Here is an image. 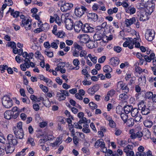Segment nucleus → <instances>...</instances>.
<instances>
[{
	"label": "nucleus",
	"instance_id": "a19ab883",
	"mask_svg": "<svg viewBox=\"0 0 156 156\" xmlns=\"http://www.w3.org/2000/svg\"><path fill=\"white\" fill-rule=\"evenodd\" d=\"M146 106V104L143 101H141L138 103V108L139 110H140L141 109Z\"/></svg>",
	"mask_w": 156,
	"mask_h": 156
},
{
	"label": "nucleus",
	"instance_id": "1a4fd4ad",
	"mask_svg": "<svg viewBox=\"0 0 156 156\" xmlns=\"http://www.w3.org/2000/svg\"><path fill=\"white\" fill-rule=\"evenodd\" d=\"M16 136H14L12 134H9L7 136L8 141V144L16 145L18 143Z\"/></svg>",
	"mask_w": 156,
	"mask_h": 156
},
{
	"label": "nucleus",
	"instance_id": "bf43d9fd",
	"mask_svg": "<svg viewBox=\"0 0 156 156\" xmlns=\"http://www.w3.org/2000/svg\"><path fill=\"white\" fill-rule=\"evenodd\" d=\"M115 91L113 89H111L107 93V95L110 97H112L115 94Z\"/></svg>",
	"mask_w": 156,
	"mask_h": 156
},
{
	"label": "nucleus",
	"instance_id": "338daca9",
	"mask_svg": "<svg viewBox=\"0 0 156 156\" xmlns=\"http://www.w3.org/2000/svg\"><path fill=\"white\" fill-rule=\"evenodd\" d=\"M122 108L120 106H118L116 108V113L118 114H120V115L122 113Z\"/></svg>",
	"mask_w": 156,
	"mask_h": 156
},
{
	"label": "nucleus",
	"instance_id": "a18cd8bd",
	"mask_svg": "<svg viewBox=\"0 0 156 156\" xmlns=\"http://www.w3.org/2000/svg\"><path fill=\"white\" fill-rule=\"evenodd\" d=\"M139 39L136 38H133V42L135 45V47L138 48L140 47V44L137 41Z\"/></svg>",
	"mask_w": 156,
	"mask_h": 156
},
{
	"label": "nucleus",
	"instance_id": "f8f14e48",
	"mask_svg": "<svg viewBox=\"0 0 156 156\" xmlns=\"http://www.w3.org/2000/svg\"><path fill=\"white\" fill-rule=\"evenodd\" d=\"M105 144L102 139H101L98 140L95 142L94 147L95 148H98L100 147L101 148H103L105 147Z\"/></svg>",
	"mask_w": 156,
	"mask_h": 156
},
{
	"label": "nucleus",
	"instance_id": "72a5a7b5",
	"mask_svg": "<svg viewBox=\"0 0 156 156\" xmlns=\"http://www.w3.org/2000/svg\"><path fill=\"white\" fill-rule=\"evenodd\" d=\"M118 10V9L116 7H115L112 9H109L107 11L108 13L110 15H112L114 13H116Z\"/></svg>",
	"mask_w": 156,
	"mask_h": 156
},
{
	"label": "nucleus",
	"instance_id": "0eeeda50",
	"mask_svg": "<svg viewBox=\"0 0 156 156\" xmlns=\"http://www.w3.org/2000/svg\"><path fill=\"white\" fill-rule=\"evenodd\" d=\"M155 32L153 30H148L146 31L145 34L146 39L148 41H151L154 38Z\"/></svg>",
	"mask_w": 156,
	"mask_h": 156
},
{
	"label": "nucleus",
	"instance_id": "f3484780",
	"mask_svg": "<svg viewBox=\"0 0 156 156\" xmlns=\"http://www.w3.org/2000/svg\"><path fill=\"white\" fill-rule=\"evenodd\" d=\"M7 145L6 147H5V151L7 154L11 153L14 150L15 148L14 146L15 145L7 144Z\"/></svg>",
	"mask_w": 156,
	"mask_h": 156
},
{
	"label": "nucleus",
	"instance_id": "4468645a",
	"mask_svg": "<svg viewBox=\"0 0 156 156\" xmlns=\"http://www.w3.org/2000/svg\"><path fill=\"white\" fill-rule=\"evenodd\" d=\"M82 31L86 33L92 32L94 31V29L88 24H86L82 27Z\"/></svg>",
	"mask_w": 156,
	"mask_h": 156
},
{
	"label": "nucleus",
	"instance_id": "2eb2a0df",
	"mask_svg": "<svg viewBox=\"0 0 156 156\" xmlns=\"http://www.w3.org/2000/svg\"><path fill=\"white\" fill-rule=\"evenodd\" d=\"M142 136H143L144 138L147 140L150 137L151 132L147 129H144L142 132Z\"/></svg>",
	"mask_w": 156,
	"mask_h": 156
},
{
	"label": "nucleus",
	"instance_id": "4c0bfd02",
	"mask_svg": "<svg viewBox=\"0 0 156 156\" xmlns=\"http://www.w3.org/2000/svg\"><path fill=\"white\" fill-rule=\"evenodd\" d=\"M83 128L82 129V131L84 133H88L90 132V129L88 128L89 126L88 124H86L83 125Z\"/></svg>",
	"mask_w": 156,
	"mask_h": 156
},
{
	"label": "nucleus",
	"instance_id": "f03ea898",
	"mask_svg": "<svg viewBox=\"0 0 156 156\" xmlns=\"http://www.w3.org/2000/svg\"><path fill=\"white\" fill-rule=\"evenodd\" d=\"M59 3L61 4V10L62 12H66L70 10L73 6L72 4L66 2L64 1H61Z\"/></svg>",
	"mask_w": 156,
	"mask_h": 156
},
{
	"label": "nucleus",
	"instance_id": "f257e3e1",
	"mask_svg": "<svg viewBox=\"0 0 156 156\" xmlns=\"http://www.w3.org/2000/svg\"><path fill=\"white\" fill-rule=\"evenodd\" d=\"M69 13L62 14V15L61 21L64 22L66 24V27L68 30H71L73 29V23L72 20L69 18Z\"/></svg>",
	"mask_w": 156,
	"mask_h": 156
},
{
	"label": "nucleus",
	"instance_id": "cd10ccee",
	"mask_svg": "<svg viewBox=\"0 0 156 156\" xmlns=\"http://www.w3.org/2000/svg\"><path fill=\"white\" fill-rule=\"evenodd\" d=\"M143 115H147L150 113V110L146 106L140 110Z\"/></svg>",
	"mask_w": 156,
	"mask_h": 156
},
{
	"label": "nucleus",
	"instance_id": "37998d69",
	"mask_svg": "<svg viewBox=\"0 0 156 156\" xmlns=\"http://www.w3.org/2000/svg\"><path fill=\"white\" fill-rule=\"evenodd\" d=\"M27 149V148H26L23 149L21 151L18 153L16 154V156H24L26 154L25 151Z\"/></svg>",
	"mask_w": 156,
	"mask_h": 156
},
{
	"label": "nucleus",
	"instance_id": "864d4df0",
	"mask_svg": "<svg viewBox=\"0 0 156 156\" xmlns=\"http://www.w3.org/2000/svg\"><path fill=\"white\" fill-rule=\"evenodd\" d=\"M109 126L112 128H115L116 126V124L115 122L112 119L109 120Z\"/></svg>",
	"mask_w": 156,
	"mask_h": 156
},
{
	"label": "nucleus",
	"instance_id": "f704fd0d",
	"mask_svg": "<svg viewBox=\"0 0 156 156\" xmlns=\"http://www.w3.org/2000/svg\"><path fill=\"white\" fill-rule=\"evenodd\" d=\"M103 70L105 73H110L112 71V68L108 65L105 66L103 68Z\"/></svg>",
	"mask_w": 156,
	"mask_h": 156
},
{
	"label": "nucleus",
	"instance_id": "680f3d73",
	"mask_svg": "<svg viewBox=\"0 0 156 156\" xmlns=\"http://www.w3.org/2000/svg\"><path fill=\"white\" fill-rule=\"evenodd\" d=\"M89 105L92 109H96L98 107L97 105L93 102H90L89 104Z\"/></svg>",
	"mask_w": 156,
	"mask_h": 156
},
{
	"label": "nucleus",
	"instance_id": "c03bdc74",
	"mask_svg": "<svg viewBox=\"0 0 156 156\" xmlns=\"http://www.w3.org/2000/svg\"><path fill=\"white\" fill-rule=\"evenodd\" d=\"M133 148L132 145H128L123 149V151L125 152L129 151L132 149Z\"/></svg>",
	"mask_w": 156,
	"mask_h": 156
},
{
	"label": "nucleus",
	"instance_id": "e433bc0d",
	"mask_svg": "<svg viewBox=\"0 0 156 156\" xmlns=\"http://www.w3.org/2000/svg\"><path fill=\"white\" fill-rule=\"evenodd\" d=\"M41 27L43 31H46L49 29L50 26L48 23H45L43 24H42Z\"/></svg>",
	"mask_w": 156,
	"mask_h": 156
},
{
	"label": "nucleus",
	"instance_id": "bb28decb",
	"mask_svg": "<svg viewBox=\"0 0 156 156\" xmlns=\"http://www.w3.org/2000/svg\"><path fill=\"white\" fill-rule=\"evenodd\" d=\"M144 126L148 128L151 127L153 125V122L149 120H145L143 122Z\"/></svg>",
	"mask_w": 156,
	"mask_h": 156
},
{
	"label": "nucleus",
	"instance_id": "9d476101",
	"mask_svg": "<svg viewBox=\"0 0 156 156\" xmlns=\"http://www.w3.org/2000/svg\"><path fill=\"white\" fill-rule=\"evenodd\" d=\"M130 133L131 134L130 137L132 139H135L136 137L140 138L142 136L141 132L138 131L136 133L133 130H131L130 131Z\"/></svg>",
	"mask_w": 156,
	"mask_h": 156
},
{
	"label": "nucleus",
	"instance_id": "aec40b11",
	"mask_svg": "<svg viewBox=\"0 0 156 156\" xmlns=\"http://www.w3.org/2000/svg\"><path fill=\"white\" fill-rule=\"evenodd\" d=\"M88 19H91L94 21H96L98 19V15L94 13H89L87 15Z\"/></svg>",
	"mask_w": 156,
	"mask_h": 156
},
{
	"label": "nucleus",
	"instance_id": "ea45409f",
	"mask_svg": "<svg viewBox=\"0 0 156 156\" xmlns=\"http://www.w3.org/2000/svg\"><path fill=\"white\" fill-rule=\"evenodd\" d=\"M21 22L22 23L21 24V25L22 27L24 26L25 25L28 24H29V23H31V22H30L29 19L27 18L23 20Z\"/></svg>",
	"mask_w": 156,
	"mask_h": 156
},
{
	"label": "nucleus",
	"instance_id": "e2e57ef3",
	"mask_svg": "<svg viewBox=\"0 0 156 156\" xmlns=\"http://www.w3.org/2000/svg\"><path fill=\"white\" fill-rule=\"evenodd\" d=\"M135 117L134 121L136 122H138L140 121V120L142 119V117L140 114L136 115Z\"/></svg>",
	"mask_w": 156,
	"mask_h": 156
},
{
	"label": "nucleus",
	"instance_id": "a211bd4d",
	"mask_svg": "<svg viewBox=\"0 0 156 156\" xmlns=\"http://www.w3.org/2000/svg\"><path fill=\"white\" fill-rule=\"evenodd\" d=\"M145 4L146 5V8L147 9H150L151 10L150 12L151 13L152 12V8L153 6V4L152 2V0H144Z\"/></svg>",
	"mask_w": 156,
	"mask_h": 156
},
{
	"label": "nucleus",
	"instance_id": "5701e85b",
	"mask_svg": "<svg viewBox=\"0 0 156 156\" xmlns=\"http://www.w3.org/2000/svg\"><path fill=\"white\" fill-rule=\"evenodd\" d=\"M119 62V59L117 57H115L112 58L110 59V62L111 64L113 66H117Z\"/></svg>",
	"mask_w": 156,
	"mask_h": 156
},
{
	"label": "nucleus",
	"instance_id": "58836bf2",
	"mask_svg": "<svg viewBox=\"0 0 156 156\" xmlns=\"http://www.w3.org/2000/svg\"><path fill=\"white\" fill-rule=\"evenodd\" d=\"M129 44V48L130 49H133V48L134 43L133 42V39L129 38L128 39Z\"/></svg>",
	"mask_w": 156,
	"mask_h": 156
},
{
	"label": "nucleus",
	"instance_id": "6e6552de",
	"mask_svg": "<svg viewBox=\"0 0 156 156\" xmlns=\"http://www.w3.org/2000/svg\"><path fill=\"white\" fill-rule=\"evenodd\" d=\"M87 10L85 6H81L80 7L75 8V13L78 17H80L84 14V12L86 11Z\"/></svg>",
	"mask_w": 156,
	"mask_h": 156
},
{
	"label": "nucleus",
	"instance_id": "c9c22d12",
	"mask_svg": "<svg viewBox=\"0 0 156 156\" xmlns=\"http://www.w3.org/2000/svg\"><path fill=\"white\" fill-rule=\"evenodd\" d=\"M128 98V96L125 93L121 94L119 95V100L122 101H123Z\"/></svg>",
	"mask_w": 156,
	"mask_h": 156
},
{
	"label": "nucleus",
	"instance_id": "6e6d98bb",
	"mask_svg": "<svg viewBox=\"0 0 156 156\" xmlns=\"http://www.w3.org/2000/svg\"><path fill=\"white\" fill-rule=\"evenodd\" d=\"M121 119L123 120L124 123H126V122L127 119H128V115L122 113L121 114Z\"/></svg>",
	"mask_w": 156,
	"mask_h": 156
},
{
	"label": "nucleus",
	"instance_id": "69168bd1",
	"mask_svg": "<svg viewBox=\"0 0 156 156\" xmlns=\"http://www.w3.org/2000/svg\"><path fill=\"white\" fill-rule=\"evenodd\" d=\"M147 15L145 13L144 14H140V21H144L147 19Z\"/></svg>",
	"mask_w": 156,
	"mask_h": 156
},
{
	"label": "nucleus",
	"instance_id": "ddd939ff",
	"mask_svg": "<svg viewBox=\"0 0 156 156\" xmlns=\"http://www.w3.org/2000/svg\"><path fill=\"white\" fill-rule=\"evenodd\" d=\"M16 129H15L14 131V133L16 135V137L19 139H22L23 137V129H20L18 130H16Z\"/></svg>",
	"mask_w": 156,
	"mask_h": 156
},
{
	"label": "nucleus",
	"instance_id": "7c9ffc66",
	"mask_svg": "<svg viewBox=\"0 0 156 156\" xmlns=\"http://www.w3.org/2000/svg\"><path fill=\"white\" fill-rule=\"evenodd\" d=\"M136 10L135 8L133 7L130 6L126 10V12L127 13H129L130 15H132L135 13L136 12Z\"/></svg>",
	"mask_w": 156,
	"mask_h": 156
},
{
	"label": "nucleus",
	"instance_id": "052dcab7",
	"mask_svg": "<svg viewBox=\"0 0 156 156\" xmlns=\"http://www.w3.org/2000/svg\"><path fill=\"white\" fill-rule=\"evenodd\" d=\"M61 141V139L60 137H58L56 139L55 141L52 143V146L53 147H55V146H56L57 145H58L60 143V142Z\"/></svg>",
	"mask_w": 156,
	"mask_h": 156
},
{
	"label": "nucleus",
	"instance_id": "dca6fc26",
	"mask_svg": "<svg viewBox=\"0 0 156 156\" xmlns=\"http://www.w3.org/2000/svg\"><path fill=\"white\" fill-rule=\"evenodd\" d=\"M90 38L87 34H83L80 35V40L83 43H86L88 42Z\"/></svg>",
	"mask_w": 156,
	"mask_h": 156
},
{
	"label": "nucleus",
	"instance_id": "79ce46f5",
	"mask_svg": "<svg viewBox=\"0 0 156 156\" xmlns=\"http://www.w3.org/2000/svg\"><path fill=\"white\" fill-rule=\"evenodd\" d=\"M54 16L55 17V22L58 25L60 26L61 23L60 17L57 14H55Z\"/></svg>",
	"mask_w": 156,
	"mask_h": 156
},
{
	"label": "nucleus",
	"instance_id": "603ef678",
	"mask_svg": "<svg viewBox=\"0 0 156 156\" xmlns=\"http://www.w3.org/2000/svg\"><path fill=\"white\" fill-rule=\"evenodd\" d=\"M87 52L85 50H82L79 52V56H80V57H82L87 55Z\"/></svg>",
	"mask_w": 156,
	"mask_h": 156
},
{
	"label": "nucleus",
	"instance_id": "4be33fe9",
	"mask_svg": "<svg viewBox=\"0 0 156 156\" xmlns=\"http://www.w3.org/2000/svg\"><path fill=\"white\" fill-rule=\"evenodd\" d=\"M136 18L135 17H132L129 19H127L125 20L126 24L127 27H128L129 26L131 25L134 22H136Z\"/></svg>",
	"mask_w": 156,
	"mask_h": 156
},
{
	"label": "nucleus",
	"instance_id": "5fc2aeb1",
	"mask_svg": "<svg viewBox=\"0 0 156 156\" xmlns=\"http://www.w3.org/2000/svg\"><path fill=\"white\" fill-rule=\"evenodd\" d=\"M115 134L116 136L120 135L122 133V130L117 128L115 129Z\"/></svg>",
	"mask_w": 156,
	"mask_h": 156
},
{
	"label": "nucleus",
	"instance_id": "39448f33",
	"mask_svg": "<svg viewBox=\"0 0 156 156\" xmlns=\"http://www.w3.org/2000/svg\"><path fill=\"white\" fill-rule=\"evenodd\" d=\"M19 115V113L18 112L14 114L11 111H6L4 114V117L7 119H10L12 118L16 119Z\"/></svg>",
	"mask_w": 156,
	"mask_h": 156
},
{
	"label": "nucleus",
	"instance_id": "2f4dec72",
	"mask_svg": "<svg viewBox=\"0 0 156 156\" xmlns=\"http://www.w3.org/2000/svg\"><path fill=\"white\" fill-rule=\"evenodd\" d=\"M131 113V116L133 117L139 114L138 109L136 108H133Z\"/></svg>",
	"mask_w": 156,
	"mask_h": 156
},
{
	"label": "nucleus",
	"instance_id": "c85d7f7f",
	"mask_svg": "<svg viewBox=\"0 0 156 156\" xmlns=\"http://www.w3.org/2000/svg\"><path fill=\"white\" fill-rule=\"evenodd\" d=\"M142 1L143 0H142ZM146 5L145 4L144 1V0H143V1L141 3H138L136 5V7L137 9H144V8H146Z\"/></svg>",
	"mask_w": 156,
	"mask_h": 156
},
{
	"label": "nucleus",
	"instance_id": "a878e982",
	"mask_svg": "<svg viewBox=\"0 0 156 156\" xmlns=\"http://www.w3.org/2000/svg\"><path fill=\"white\" fill-rule=\"evenodd\" d=\"M51 140V139L48 138L46 137H44V136L42 138L40 139L39 141V144L40 146H43L44 145V144L45 143L48 141V140Z\"/></svg>",
	"mask_w": 156,
	"mask_h": 156
},
{
	"label": "nucleus",
	"instance_id": "9b49d317",
	"mask_svg": "<svg viewBox=\"0 0 156 156\" xmlns=\"http://www.w3.org/2000/svg\"><path fill=\"white\" fill-rule=\"evenodd\" d=\"M83 23L80 21H76L74 23V29L76 32H79L82 30Z\"/></svg>",
	"mask_w": 156,
	"mask_h": 156
},
{
	"label": "nucleus",
	"instance_id": "0e129e2a",
	"mask_svg": "<svg viewBox=\"0 0 156 156\" xmlns=\"http://www.w3.org/2000/svg\"><path fill=\"white\" fill-rule=\"evenodd\" d=\"M44 54L49 58H52L53 56V53L52 52L48 51H45Z\"/></svg>",
	"mask_w": 156,
	"mask_h": 156
},
{
	"label": "nucleus",
	"instance_id": "13d9d810",
	"mask_svg": "<svg viewBox=\"0 0 156 156\" xmlns=\"http://www.w3.org/2000/svg\"><path fill=\"white\" fill-rule=\"evenodd\" d=\"M39 87L43 92H48V88L46 86L41 84L40 85Z\"/></svg>",
	"mask_w": 156,
	"mask_h": 156
},
{
	"label": "nucleus",
	"instance_id": "7ed1b4c3",
	"mask_svg": "<svg viewBox=\"0 0 156 156\" xmlns=\"http://www.w3.org/2000/svg\"><path fill=\"white\" fill-rule=\"evenodd\" d=\"M2 102L3 106L6 108H9L12 105V101L8 96H4L2 99Z\"/></svg>",
	"mask_w": 156,
	"mask_h": 156
},
{
	"label": "nucleus",
	"instance_id": "774afa93",
	"mask_svg": "<svg viewBox=\"0 0 156 156\" xmlns=\"http://www.w3.org/2000/svg\"><path fill=\"white\" fill-rule=\"evenodd\" d=\"M106 59V56H105L103 55L98 59V62L100 63H103L104 62Z\"/></svg>",
	"mask_w": 156,
	"mask_h": 156
},
{
	"label": "nucleus",
	"instance_id": "09e8293b",
	"mask_svg": "<svg viewBox=\"0 0 156 156\" xmlns=\"http://www.w3.org/2000/svg\"><path fill=\"white\" fill-rule=\"evenodd\" d=\"M94 38L96 41L101 40L102 39V37L100 35L96 34H94Z\"/></svg>",
	"mask_w": 156,
	"mask_h": 156
},
{
	"label": "nucleus",
	"instance_id": "b1692460",
	"mask_svg": "<svg viewBox=\"0 0 156 156\" xmlns=\"http://www.w3.org/2000/svg\"><path fill=\"white\" fill-rule=\"evenodd\" d=\"M133 108L132 106L127 105L124 107L123 110L125 113L127 114L131 112Z\"/></svg>",
	"mask_w": 156,
	"mask_h": 156
},
{
	"label": "nucleus",
	"instance_id": "4d7b16f0",
	"mask_svg": "<svg viewBox=\"0 0 156 156\" xmlns=\"http://www.w3.org/2000/svg\"><path fill=\"white\" fill-rule=\"evenodd\" d=\"M20 12L19 11H16L11 12V15L14 18L17 17L19 15Z\"/></svg>",
	"mask_w": 156,
	"mask_h": 156
},
{
	"label": "nucleus",
	"instance_id": "473e14b6",
	"mask_svg": "<svg viewBox=\"0 0 156 156\" xmlns=\"http://www.w3.org/2000/svg\"><path fill=\"white\" fill-rule=\"evenodd\" d=\"M134 120L133 119L130 118L126 121V124L129 127L132 126L134 124Z\"/></svg>",
	"mask_w": 156,
	"mask_h": 156
},
{
	"label": "nucleus",
	"instance_id": "8fccbe9b",
	"mask_svg": "<svg viewBox=\"0 0 156 156\" xmlns=\"http://www.w3.org/2000/svg\"><path fill=\"white\" fill-rule=\"evenodd\" d=\"M153 95V93L149 91L147 92L146 93L145 96L146 98L150 99L152 98Z\"/></svg>",
	"mask_w": 156,
	"mask_h": 156
},
{
	"label": "nucleus",
	"instance_id": "412c9836",
	"mask_svg": "<svg viewBox=\"0 0 156 156\" xmlns=\"http://www.w3.org/2000/svg\"><path fill=\"white\" fill-rule=\"evenodd\" d=\"M87 43V46L89 48L92 49L97 46V42L95 41H88Z\"/></svg>",
	"mask_w": 156,
	"mask_h": 156
},
{
	"label": "nucleus",
	"instance_id": "de8ad7c7",
	"mask_svg": "<svg viewBox=\"0 0 156 156\" xmlns=\"http://www.w3.org/2000/svg\"><path fill=\"white\" fill-rule=\"evenodd\" d=\"M22 122H19L17 124L16 127H14L13 128V130H14L15 129H16V130H20V129H23L22 128Z\"/></svg>",
	"mask_w": 156,
	"mask_h": 156
},
{
	"label": "nucleus",
	"instance_id": "20e7f679",
	"mask_svg": "<svg viewBox=\"0 0 156 156\" xmlns=\"http://www.w3.org/2000/svg\"><path fill=\"white\" fill-rule=\"evenodd\" d=\"M60 92H58L56 94V97L59 101L64 100L66 96H69V94L67 91L64 90H60Z\"/></svg>",
	"mask_w": 156,
	"mask_h": 156
},
{
	"label": "nucleus",
	"instance_id": "c756f323",
	"mask_svg": "<svg viewBox=\"0 0 156 156\" xmlns=\"http://www.w3.org/2000/svg\"><path fill=\"white\" fill-rule=\"evenodd\" d=\"M136 56L139 59V62L140 65H142L144 63V59L142 58V57H144V56L141 53L137 52L136 54Z\"/></svg>",
	"mask_w": 156,
	"mask_h": 156
},
{
	"label": "nucleus",
	"instance_id": "3c124183",
	"mask_svg": "<svg viewBox=\"0 0 156 156\" xmlns=\"http://www.w3.org/2000/svg\"><path fill=\"white\" fill-rule=\"evenodd\" d=\"M119 144L122 147H124L127 144V141L125 140H122L118 142Z\"/></svg>",
	"mask_w": 156,
	"mask_h": 156
},
{
	"label": "nucleus",
	"instance_id": "423d86ee",
	"mask_svg": "<svg viewBox=\"0 0 156 156\" xmlns=\"http://www.w3.org/2000/svg\"><path fill=\"white\" fill-rule=\"evenodd\" d=\"M74 49H73L72 51V55L73 56L75 57H78L79 56V53L80 51L82 50L83 47L78 44L76 43L73 44Z\"/></svg>",
	"mask_w": 156,
	"mask_h": 156
},
{
	"label": "nucleus",
	"instance_id": "393cba45",
	"mask_svg": "<svg viewBox=\"0 0 156 156\" xmlns=\"http://www.w3.org/2000/svg\"><path fill=\"white\" fill-rule=\"evenodd\" d=\"M120 87L121 89L123 90L124 92L127 93L129 91V88L128 85L126 84H123V83L120 84Z\"/></svg>",
	"mask_w": 156,
	"mask_h": 156
},
{
	"label": "nucleus",
	"instance_id": "6ab92c4d",
	"mask_svg": "<svg viewBox=\"0 0 156 156\" xmlns=\"http://www.w3.org/2000/svg\"><path fill=\"white\" fill-rule=\"evenodd\" d=\"M99 89V86L98 85L94 86L91 88H89L87 90L88 94L93 95Z\"/></svg>",
	"mask_w": 156,
	"mask_h": 156
},
{
	"label": "nucleus",
	"instance_id": "49530a36",
	"mask_svg": "<svg viewBox=\"0 0 156 156\" xmlns=\"http://www.w3.org/2000/svg\"><path fill=\"white\" fill-rule=\"evenodd\" d=\"M57 42H53L51 44L50 46L52 48L57 49L58 48V44H59V41H57Z\"/></svg>",
	"mask_w": 156,
	"mask_h": 156
}]
</instances>
